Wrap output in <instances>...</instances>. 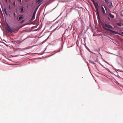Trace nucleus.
<instances>
[{"label": "nucleus", "mask_w": 123, "mask_h": 123, "mask_svg": "<svg viewBox=\"0 0 123 123\" xmlns=\"http://www.w3.org/2000/svg\"><path fill=\"white\" fill-rule=\"evenodd\" d=\"M107 5L108 6L110 7H112V3L111 2H109L107 3Z\"/></svg>", "instance_id": "0eeeda50"}, {"label": "nucleus", "mask_w": 123, "mask_h": 123, "mask_svg": "<svg viewBox=\"0 0 123 123\" xmlns=\"http://www.w3.org/2000/svg\"><path fill=\"white\" fill-rule=\"evenodd\" d=\"M121 35H122V36L123 35V32H121L120 33Z\"/></svg>", "instance_id": "a211bd4d"}, {"label": "nucleus", "mask_w": 123, "mask_h": 123, "mask_svg": "<svg viewBox=\"0 0 123 123\" xmlns=\"http://www.w3.org/2000/svg\"><path fill=\"white\" fill-rule=\"evenodd\" d=\"M39 6H40V5L39 6H38V7H37V8H36V9H35V11H34V12L33 13V15L32 16V18H31V20H32L34 19L35 18V16L36 13V11H37V9H38V8Z\"/></svg>", "instance_id": "20e7f679"}, {"label": "nucleus", "mask_w": 123, "mask_h": 123, "mask_svg": "<svg viewBox=\"0 0 123 123\" xmlns=\"http://www.w3.org/2000/svg\"><path fill=\"white\" fill-rule=\"evenodd\" d=\"M102 26L103 29H104V30H106L107 31H109L113 33L114 34H117L120 35H122L120 33L114 31L109 29L107 28H105V26L104 25H103Z\"/></svg>", "instance_id": "f257e3e1"}, {"label": "nucleus", "mask_w": 123, "mask_h": 123, "mask_svg": "<svg viewBox=\"0 0 123 123\" xmlns=\"http://www.w3.org/2000/svg\"><path fill=\"white\" fill-rule=\"evenodd\" d=\"M23 10H24V9H23V7L21 8V12H23Z\"/></svg>", "instance_id": "2eb2a0df"}, {"label": "nucleus", "mask_w": 123, "mask_h": 123, "mask_svg": "<svg viewBox=\"0 0 123 123\" xmlns=\"http://www.w3.org/2000/svg\"><path fill=\"white\" fill-rule=\"evenodd\" d=\"M109 16L111 18H114V15L111 13H109Z\"/></svg>", "instance_id": "6e6552de"}, {"label": "nucleus", "mask_w": 123, "mask_h": 123, "mask_svg": "<svg viewBox=\"0 0 123 123\" xmlns=\"http://www.w3.org/2000/svg\"><path fill=\"white\" fill-rule=\"evenodd\" d=\"M57 23H55V24H53L51 27V28H52L54 27H55L56 26V27L54 30V31H55L56 29H59L61 27L60 26V27H59V28H58L59 27V25H57Z\"/></svg>", "instance_id": "39448f33"}, {"label": "nucleus", "mask_w": 123, "mask_h": 123, "mask_svg": "<svg viewBox=\"0 0 123 123\" xmlns=\"http://www.w3.org/2000/svg\"><path fill=\"white\" fill-rule=\"evenodd\" d=\"M104 25L105 26V27H106L108 28H111V29H113V27L110 25H108L107 24H105V25Z\"/></svg>", "instance_id": "423d86ee"}, {"label": "nucleus", "mask_w": 123, "mask_h": 123, "mask_svg": "<svg viewBox=\"0 0 123 123\" xmlns=\"http://www.w3.org/2000/svg\"><path fill=\"white\" fill-rule=\"evenodd\" d=\"M6 0V2H7V1H8V0Z\"/></svg>", "instance_id": "5701e85b"}, {"label": "nucleus", "mask_w": 123, "mask_h": 123, "mask_svg": "<svg viewBox=\"0 0 123 123\" xmlns=\"http://www.w3.org/2000/svg\"><path fill=\"white\" fill-rule=\"evenodd\" d=\"M107 0H105V1L106 3H107Z\"/></svg>", "instance_id": "4be33fe9"}, {"label": "nucleus", "mask_w": 123, "mask_h": 123, "mask_svg": "<svg viewBox=\"0 0 123 123\" xmlns=\"http://www.w3.org/2000/svg\"><path fill=\"white\" fill-rule=\"evenodd\" d=\"M15 2L14 1L13 3V5L14 7L15 6Z\"/></svg>", "instance_id": "f3484780"}, {"label": "nucleus", "mask_w": 123, "mask_h": 123, "mask_svg": "<svg viewBox=\"0 0 123 123\" xmlns=\"http://www.w3.org/2000/svg\"><path fill=\"white\" fill-rule=\"evenodd\" d=\"M24 21V20H23L21 22V23H22Z\"/></svg>", "instance_id": "6ab92c4d"}, {"label": "nucleus", "mask_w": 123, "mask_h": 123, "mask_svg": "<svg viewBox=\"0 0 123 123\" xmlns=\"http://www.w3.org/2000/svg\"><path fill=\"white\" fill-rule=\"evenodd\" d=\"M9 8L10 10L11 9V6L10 5L9 6Z\"/></svg>", "instance_id": "aec40b11"}, {"label": "nucleus", "mask_w": 123, "mask_h": 123, "mask_svg": "<svg viewBox=\"0 0 123 123\" xmlns=\"http://www.w3.org/2000/svg\"><path fill=\"white\" fill-rule=\"evenodd\" d=\"M43 0H37L36 1L37 2H39L38 4H39L41 2L43 1Z\"/></svg>", "instance_id": "9d476101"}, {"label": "nucleus", "mask_w": 123, "mask_h": 123, "mask_svg": "<svg viewBox=\"0 0 123 123\" xmlns=\"http://www.w3.org/2000/svg\"><path fill=\"white\" fill-rule=\"evenodd\" d=\"M14 14L15 17L16 16V14L15 12H14Z\"/></svg>", "instance_id": "412c9836"}, {"label": "nucleus", "mask_w": 123, "mask_h": 123, "mask_svg": "<svg viewBox=\"0 0 123 123\" xmlns=\"http://www.w3.org/2000/svg\"><path fill=\"white\" fill-rule=\"evenodd\" d=\"M21 0H20V1L21 2Z\"/></svg>", "instance_id": "393cba45"}, {"label": "nucleus", "mask_w": 123, "mask_h": 123, "mask_svg": "<svg viewBox=\"0 0 123 123\" xmlns=\"http://www.w3.org/2000/svg\"><path fill=\"white\" fill-rule=\"evenodd\" d=\"M101 9L102 11L103 12L104 14H105V11L104 8L103 7V6H102L101 7Z\"/></svg>", "instance_id": "1a4fd4ad"}, {"label": "nucleus", "mask_w": 123, "mask_h": 123, "mask_svg": "<svg viewBox=\"0 0 123 123\" xmlns=\"http://www.w3.org/2000/svg\"><path fill=\"white\" fill-rule=\"evenodd\" d=\"M33 46H32L31 47H27L26 48H25V49H29L31 48Z\"/></svg>", "instance_id": "dca6fc26"}, {"label": "nucleus", "mask_w": 123, "mask_h": 123, "mask_svg": "<svg viewBox=\"0 0 123 123\" xmlns=\"http://www.w3.org/2000/svg\"><path fill=\"white\" fill-rule=\"evenodd\" d=\"M120 16L123 17V11H122L121 12L120 14Z\"/></svg>", "instance_id": "f8f14e48"}, {"label": "nucleus", "mask_w": 123, "mask_h": 123, "mask_svg": "<svg viewBox=\"0 0 123 123\" xmlns=\"http://www.w3.org/2000/svg\"><path fill=\"white\" fill-rule=\"evenodd\" d=\"M2 10L3 11V9L2 8Z\"/></svg>", "instance_id": "b1692460"}, {"label": "nucleus", "mask_w": 123, "mask_h": 123, "mask_svg": "<svg viewBox=\"0 0 123 123\" xmlns=\"http://www.w3.org/2000/svg\"><path fill=\"white\" fill-rule=\"evenodd\" d=\"M23 18V17L22 16H19L18 17V19L19 20H20Z\"/></svg>", "instance_id": "4468645a"}, {"label": "nucleus", "mask_w": 123, "mask_h": 123, "mask_svg": "<svg viewBox=\"0 0 123 123\" xmlns=\"http://www.w3.org/2000/svg\"><path fill=\"white\" fill-rule=\"evenodd\" d=\"M4 11L5 14H6V15H7V12H6V8H5V9H4Z\"/></svg>", "instance_id": "ddd939ff"}, {"label": "nucleus", "mask_w": 123, "mask_h": 123, "mask_svg": "<svg viewBox=\"0 0 123 123\" xmlns=\"http://www.w3.org/2000/svg\"><path fill=\"white\" fill-rule=\"evenodd\" d=\"M117 25L118 26L121 27L123 25V24L122 23H117Z\"/></svg>", "instance_id": "9b49d317"}, {"label": "nucleus", "mask_w": 123, "mask_h": 123, "mask_svg": "<svg viewBox=\"0 0 123 123\" xmlns=\"http://www.w3.org/2000/svg\"><path fill=\"white\" fill-rule=\"evenodd\" d=\"M92 1L93 3L94 6L95 7L96 12H97L98 15H99V11L98 10V3L97 2H95L93 0H91Z\"/></svg>", "instance_id": "f03ea898"}, {"label": "nucleus", "mask_w": 123, "mask_h": 123, "mask_svg": "<svg viewBox=\"0 0 123 123\" xmlns=\"http://www.w3.org/2000/svg\"><path fill=\"white\" fill-rule=\"evenodd\" d=\"M7 27L6 28V30L9 32H12L13 31V30L8 25V24H7Z\"/></svg>", "instance_id": "7ed1b4c3"}]
</instances>
